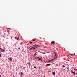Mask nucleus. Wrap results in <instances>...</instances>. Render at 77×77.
<instances>
[{"mask_svg":"<svg viewBox=\"0 0 77 77\" xmlns=\"http://www.w3.org/2000/svg\"><path fill=\"white\" fill-rule=\"evenodd\" d=\"M22 44H23V42H21L20 43V45H22Z\"/></svg>","mask_w":77,"mask_h":77,"instance_id":"obj_29","label":"nucleus"},{"mask_svg":"<svg viewBox=\"0 0 77 77\" xmlns=\"http://www.w3.org/2000/svg\"><path fill=\"white\" fill-rule=\"evenodd\" d=\"M42 54H45V53L42 52Z\"/></svg>","mask_w":77,"mask_h":77,"instance_id":"obj_28","label":"nucleus"},{"mask_svg":"<svg viewBox=\"0 0 77 77\" xmlns=\"http://www.w3.org/2000/svg\"><path fill=\"white\" fill-rule=\"evenodd\" d=\"M67 69H68V71H69V67H67Z\"/></svg>","mask_w":77,"mask_h":77,"instance_id":"obj_17","label":"nucleus"},{"mask_svg":"<svg viewBox=\"0 0 77 77\" xmlns=\"http://www.w3.org/2000/svg\"><path fill=\"white\" fill-rule=\"evenodd\" d=\"M52 74H53V75H55V72H52Z\"/></svg>","mask_w":77,"mask_h":77,"instance_id":"obj_19","label":"nucleus"},{"mask_svg":"<svg viewBox=\"0 0 77 77\" xmlns=\"http://www.w3.org/2000/svg\"><path fill=\"white\" fill-rule=\"evenodd\" d=\"M33 46L34 47V48H35V49H36L37 47H40V46L36 44L33 45Z\"/></svg>","mask_w":77,"mask_h":77,"instance_id":"obj_1","label":"nucleus"},{"mask_svg":"<svg viewBox=\"0 0 77 77\" xmlns=\"http://www.w3.org/2000/svg\"><path fill=\"white\" fill-rule=\"evenodd\" d=\"M8 59L11 62L12 61V58L11 57H10V58H8Z\"/></svg>","mask_w":77,"mask_h":77,"instance_id":"obj_7","label":"nucleus"},{"mask_svg":"<svg viewBox=\"0 0 77 77\" xmlns=\"http://www.w3.org/2000/svg\"><path fill=\"white\" fill-rule=\"evenodd\" d=\"M7 31L8 33H9V30H7Z\"/></svg>","mask_w":77,"mask_h":77,"instance_id":"obj_24","label":"nucleus"},{"mask_svg":"<svg viewBox=\"0 0 77 77\" xmlns=\"http://www.w3.org/2000/svg\"><path fill=\"white\" fill-rule=\"evenodd\" d=\"M52 59V62H53V61L54 60H55V59H56V58H54L53 59Z\"/></svg>","mask_w":77,"mask_h":77,"instance_id":"obj_15","label":"nucleus"},{"mask_svg":"<svg viewBox=\"0 0 77 77\" xmlns=\"http://www.w3.org/2000/svg\"><path fill=\"white\" fill-rule=\"evenodd\" d=\"M71 56H74V54H71Z\"/></svg>","mask_w":77,"mask_h":77,"instance_id":"obj_25","label":"nucleus"},{"mask_svg":"<svg viewBox=\"0 0 77 77\" xmlns=\"http://www.w3.org/2000/svg\"><path fill=\"white\" fill-rule=\"evenodd\" d=\"M74 71H77V69L76 68H74Z\"/></svg>","mask_w":77,"mask_h":77,"instance_id":"obj_12","label":"nucleus"},{"mask_svg":"<svg viewBox=\"0 0 77 77\" xmlns=\"http://www.w3.org/2000/svg\"><path fill=\"white\" fill-rule=\"evenodd\" d=\"M51 65V64H46V66H50Z\"/></svg>","mask_w":77,"mask_h":77,"instance_id":"obj_11","label":"nucleus"},{"mask_svg":"<svg viewBox=\"0 0 77 77\" xmlns=\"http://www.w3.org/2000/svg\"><path fill=\"white\" fill-rule=\"evenodd\" d=\"M32 41H36V38H34L32 39Z\"/></svg>","mask_w":77,"mask_h":77,"instance_id":"obj_16","label":"nucleus"},{"mask_svg":"<svg viewBox=\"0 0 77 77\" xmlns=\"http://www.w3.org/2000/svg\"><path fill=\"white\" fill-rule=\"evenodd\" d=\"M45 63H46V62H48V61H47V60H46V61H45Z\"/></svg>","mask_w":77,"mask_h":77,"instance_id":"obj_26","label":"nucleus"},{"mask_svg":"<svg viewBox=\"0 0 77 77\" xmlns=\"http://www.w3.org/2000/svg\"><path fill=\"white\" fill-rule=\"evenodd\" d=\"M35 59H38V60H40V59H41V58L36 57H35Z\"/></svg>","mask_w":77,"mask_h":77,"instance_id":"obj_4","label":"nucleus"},{"mask_svg":"<svg viewBox=\"0 0 77 77\" xmlns=\"http://www.w3.org/2000/svg\"><path fill=\"white\" fill-rule=\"evenodd\" d=\"M50 62H53V61L51 59L50 60L48 61V63Z\"/></svg>","mask_w":77,"mask_h":77,"instance_id":"obj_6","label":"nucleus"},{"mask_svg":"<svg viewBox=\"0 0 77 77\" xmlns=\"http://www.w3.org/2000/svg\"><path fill=\"white\" fill-rule=\"evenodd\" d=\"M19 74L20 75H23V73L22 72H20V73Z\"/></svg>","mask_w":77,"mask_h":77,"instance_id":"obj_8","label":"nucleus"},{"mask_svg":"<svg viewBox=\"0 0 77 77\" xmlns=\"http://www.w3.org/2000/svg\"><path fill=\"white\" fill-rule=\"evenodd\" d=\"M34 68H36V67L35 66L34 67Z\"/></svg>","mask_w":77,"mask_h":77,"instance_id":"obj_30","label":"nucleus"},{"mask_svg":"<svg viewBox=\"0 0 77 77\" xmlns=\"http://www.w3.org/2000/svg\"><path fill=\"white\" fill-rule=\"evenodd\" d=\"M0 51H1V52H5V48H4L3 49H0Z\"/></svg>","mask_w":77,"mask_h":77,"instance_id":"obj_2","label":"nucleus"},{"mask_svg":"<svg viewBox=\"0 0 77 77\" xmlns=\"http://www.w3.org/2000/svg\"><path fill=\"white\" fill-rule=\"evenodd\" d=\"M55 42H54V41H53L51 42V44H54V43Z\"/></svg>","mask_w":77,"mask_h":77,"instance_id":"obj_13","label":"nucleus"},{"mask_svg":"<svg viewBox=\"0 0 77 77\" xmlns=\"http://www.w3.org/2000/svg\"><path fill=\"white\" fill-rule=\"evenodd\" d=\"M18 49H20V48H19Z\"/></svg>","mask_w":77,"mask_h":77,"instance_id":"obj_31","label":"nucleus"},{"mask_svg":"<svg viewBox=\"0 0 77 77\" xmlns=\"http://www.w3.org/2000/svg\"><path fill=\"white\" fill-rule=\"evenodd\" d=\"M39 60H41V62H42V60L41 58H40V59Z\"/></svg>","mask_w":77,"mask_h":77,"instance_id":"obj_20","label":"nucleus"},{"mask_svg":"<svg viewBox=\"0 0 77 77\" xmlns=\"http://www.w3.org/2000/svg\"><path fill=\"white\" fill-rule=\"evenodd\" d=\"M32 48H30V49H29V50H32Z\"/></svg>","mask_w":77,"mask_h":77,"instance_id":"obj_27","label":"nucleus"},{"mask_svg":"<svg viewBox=\"0 0 77 77\" xmlns=\"http://www.w3.org/2000/svg\"><path fill=\"white\" fill-rule=\"evenodd\" d=\"M57 57V56L56 57Z\"/></svg>","mask_w":77,"mask_h":77,"instance_id":"obj_34","label":"nucleus"},{"mask_svg":"<svg viewBox=\"0 0 77 77\" xmlns=\"http://www.w3.org/2000/svg\"><path fill=\"white\" fill-rule=\"evenodd\" d=\"M0 77H1V75H0Z\"/></svg>","mask_w":77,"mask_h":77,"instance_id":"obj_33","label":"nucleus"},{"mask_svg":"<svg viewBox=\"0 0 77 77\" xmlns=\"http://www.w3.org/2000/svg\"><path fill=\"white\" fill-rule=\"evenodd\" d=\"M75 74H77V73H76Z\"/></svg>","mask_w":77,"mask_h":77,"instance_id":"obj_32","label":"nucleus"},{"mask_svg":"<svg viewBox=\"0 0 77 77\" xmlns=\"http://www.w3.org/2000/svg\"><path fill=\"white\" fill-rule=\"evenodd\" d=\"M37 54H38V53H37V52H36L34 54V56H36V55H37Z\"/></svg>","mask_w":77,"mask_h":77,"instance_id":"obj_5","label":"nucleus"},{"mask_svg":"<svg viewBox=\"0 0 77 77\" xmlns=\"http://www.w3.org/2000/svg\"><path fill=\"white\" fill-rule=\"evenodd\" d=\"M18 39L19 38H18V37H15V39H16V40H18Z\"/></svg>","mask_w":77,"mask_h":77,"instance_id":"obj_9","label":"nucleus"},{"mask_svg":"<svg viewBox=\"0 0 77 77\" xmlns=\"http://www.w3.org/2000/svg\"><path fill=\"white\" fill-rule=\"evenodd\" d=\"M7 29H8V30H11V28H7Z\"/></svg>","mask_w":77,"mask_h":77,"instance_id":"obj_23","label":"nucleus"},{"mask_svg":"<svg viewBox=\"0 0 77 77\" xmlns=\"http://www.w3.org/2000/svg\"><path fill=\"white\" fill-rule=\"evenodd\" d=\"M71 73H72L74 75H75V72H73L72 70H71Z\"/></svg>","mask_w":77,"mask_h":77,"instance_id":"obj_3","label":"nucleus"},{"mask_svg":"<svg viewBox=\"0 0 77 77\" xmlns=\"http://www.w3.org/2000/svg\"><path fill=\"white\" fill-rule=\"evenodd\" d=\"M29 42L30 44H32V41H30Z\"/></svg>","mask_w":77,"mask_h":77,"instance_id":"obj_18","label":"nucleus"},{"mask_svg":"<svg viewBox=\"0 0 77 77\" xmlns=\"http://www.w3.org/2000/svg\"><path fill=\"white\" fill-rule=\"evenodd\" d=\"M54 54H55V55H54V57H56V52H54Z\"/></svg>","mask_w":77,"mask_h":77,"instance_id":"obj_14","label":"nucleus"},{"mask_svg":"<svg viewBox=\"0 0 77 77\" xmlns=\"http://www.w3.org/2000/svg\"><path fill=\"white\" fill-rule=\"evenodd\" d=\"M62 67H63V68H65V66L64 65H63V66H62Z\"/></svg>","mask_w":77,"mask_h":77,"instance_id":"obj_21","label":"nucleus"},{"mask_svg":"<svg viewBox=\"0 0 77 77\" xmlns=\"http://www.w3.org/2000/svg\"><path fill=\"white\" fill-rule=\"evenodd\" d=\"M28 65H30V63H29V62H28Z\"/></svg>","mask_w":77,"mask_h":77,"instance_id":"obj_22","label":"nucleus"},{"mask_svg":"<svg viewBox=\"0 0 77 77\" xmlns=\"http://www.w3.org/2000/svg\"><path fill=\"white\" fill-rule=\"evenodd\" d=\"M74 54H75V53H74Z\"/></svg>","mask_w":77,"mask_h":77,"instance_id":"obj_35","label":"nucleus"},{"mask_svg":"<svg viewBox=\"0 0 77 77\" xmlns=\"http://www.w3.org/2000/svg\"><path fill=\"white\" fill-rule=\"evenodd\" d=\"M32 49H33V50H35V48L34 46L32 47Z\"/></svg>","mask_w":77,"mask_h":77,"instance_id":"obj_10","label":"nucleus"}]
</instances>
